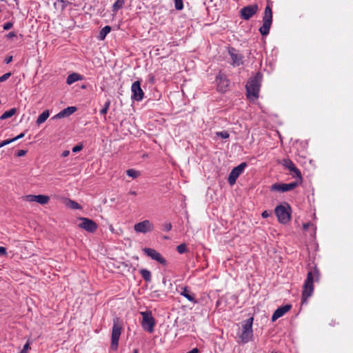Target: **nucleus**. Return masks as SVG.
<instances>
[{
  "instance_id": "dca6fc26",
  "label": "nucleus",
  "mask_w": 353,
  "mask_h": 353,
  "mask_svg": "<svg viewBox=\"0 0 353 353\" xmlns=\"http://www.w3.org/2000/svg\"><path fill=\"white\" fill-rule=\"evenodd\" d=\"M292 305L286 304L277 308L272 316V321L274 322L279 318L283 316L285 313L290 310Z\"/></svg>"
},
{
  "instance_id": "4468645a",
  "label": "nucleus",
  "mask_w": 353,
  "mask_h": 353,
  "mask_svg": "<svg viewBox=\"0 0 353 353\" xmlns=\"http://www.w3.org/2000/svg\"><path fill=\"white\" fill-rule=\"evenodd\" d=\"M131 91L132 92V99L137 101L143 99L144 92L141 88V83L139 81H136L132 83Z\"/></svg>"
},
{
  "instance_id": "473e14b6",
  "label": "nucleus",
  "mask_w": 353,
  "mask_h": 353,
  "mask_svg": "<svg viewBox=\"0 0 353 353\" xmlns=\"http://www.w3.org/2000/svg\"><path fill=\"white\" fill-rule=\"evenodd\" d=\"M174 7L178 10H182L183 8V0H174Z\"/></svg>"
},
{
  "instance_id": "c756f323",
  "label": "nucleus",
  "mask_w": 353,
  "mask_h": 353,
  "mask_svg": "<svg viewBox=\"0 0 353 353\" xmlns=\"http://www.w3.org/2000/svg\"><path fill=\"white\" fill-rule=\"evenodd\" d=\"M126 173L128 176L132 177V178H137L139 175V172L133 169H129L126 171Z\"/></svg>"
},
{
  "instance_id": "20e7f679",
  "label": "nucleus",
  "mask_w": 353,
  "mask_h": 353,
  "mask_svg": "<svg viewBox=\"0 0 353 353\" xmlns=\"http://www.w3.org/2000/svg\"><path fill=\"white\" fill-rule=\"evenodd\" d=\"M272 22V12L271 8L268 6L265 8L264 16L263 18V26L259 28V32L262 36H266L269 34Z\"/></svg>"
},
{
  "instance_id": "9b49d317",
  "label": "nucleus",
  "mask_w": 353,
  "mask_h": 353,
  "mask_svg": "<svg viewBox=\"0 0 353 353\" xmlns=\"http://www.w3.org/2000/svg\"><path fill=\"white\" fill-rule=\"evenodd\" d=\"M246 166V163L243 162L232 170L228 176L230 185H233L236 183L237 178L241 174Z\"/></svg>"
},
{
  "instance_id": "7c9ffc66",
  "label": "nucleus",
  "mask_w": 353,
  "mask_h": 353,
  "mask_svg": "<svg viewBox=\"0 0 353 353\" xmlns=\"http://www.w3.org/2000/svg\"><path fill=\"white\" fill-rule=\"evenodd\" d=\"M110 105V101L108 100L104 104V107L101 110L100 113L103 115H105Z\"/></svg>"
},
{
  "instance_id": "393cba45",
  "label": "nucleus",
  "mask_w": 353,
  "mask_h": 353,
  "mask_svg": "<svg viewBox=\"0 0 353 353\" xmlns=\"http://www.w3.org/2000/svg\"><path fill=\"white\" fill-rule=\"evenodd\" d=\"M125 4V0H117L112 7L113 12L117 13Z\"/></svg>"
},
{
  "instance_id": "72a5a7b5",
  "label": "nucleus",
  "mask_w": 353,
  "mask_h": 353,
  "mask_svg": "<svg viewBox=\"0 0 353 353\" xmlns=\"http://www.w3.org/2000/svg\"><path fill=\"white\" fill-rule=\"evenodd\" d=\"M216 135L222 139H228L230 136L229 133L226 131L217 132Z\"/></svg>"
},
{
  "instance_id": "e433bc0d",
  "label": "nucleus",
  "mask_w": 353,
  "mask_h": 353,
  "mask_svg": "<svg viewBox=\"0 0 353 353\" xmlns=\"http://www.w3.org/2000/svg\"><path fill=\"white\" fill-rule=\"evenodd\" d=\"M59 2L61 3V10H63L66 8L68 2L64 0H57V1L54 3V6H56L57 4Z\"/></svg>"
},
{
  "instance_id": "412c9836",
  "label": "nucleus",
  "mask_w": 353,
  "mask_h": 353,
  "mask_svg": "<svg viewBox=\"0 0 353 353\" xmlns=\"http://www.w3.org/2000/svg\"><path fill=\"white\" fill-rule=\"evenodd\" d=\"M229 53L234 64L239 65L241 63L242 56L237 53L234 48L231 49Z\"/></svg>"
},
{
  "instance_id": "de8ad7c7",
  "label": "nucleus",
  "mask_w": 353,
  "mask_h": 353,
  "mask_svg": "<svg viewBox=\"0 0 353 353\" xmlns=\"http://www.w3.org/2000/svg\"><path fill=\"white\" fill-rule=\"evenodd\" d=\"M6 249L4 247H0V255H6Z\"/></svg>"
},
{
  "instance_id": "a18cd8bd",
  "label": "nucleus",
  "mask_w": 353,
  "mask_h": 353,
  "mask_svg": "<svg viewBox=\"0 0 353 353\" xmlns=\"http://www.w3.org/2000/svg\"><path fill=\"white\" fill-rule=\"evenodd\" d=\"M24 133H21L20 134H19L18 136H17L16 137L13 138V139H11L12 140H13V142L19 139H21L24 137Z\"/></svg>"
},
{
  "instance_id": "a878e982",
  "label": "nucleus",
  "mask_w": 353,
  "mask_h": 353,
  "mask_svg": "<svg viewBox=\"0 0 353 353\" xmlns=\"http://www.w3.org/2000/svg\"><path fill=\"white\" fill-rule=\"evenodd\" d=\"M17 112V109L16 108H11L8 111H6L1 117H0V119L1 120H4V119H8L11 117H12L13 115L15 114V113Z\"/></svg>"
},
{
  "instance_id": "2f4dec72",
  "label": "nucleus",
  "mask_w": 353,
  "mask_h": 353,
  "mask_svg": "<svg viewBox=\"0 0 353 353\" xmlns=\"http://www.w3.org/2000/svg\"><path fill=\"white\" fill-rule=\"evenodd\" d=\"M186 245L187 244H179L176 247L177 252L180 254H183V253L186 252L188 251Z\"/></svg>"
},
{
  "instance_id": "ddd939ff",
  "label": "nucleus",
  "mask_w": 353,
  "mask_h": 353,
  "mask_svg": "<svg viewBox=\"0 0 353 353\" xmlns=\"http://www.w3.org/2000/svg\"><path fill=\"white\" fill-rule=\"evenodd\" d=\"M258 10L259 7L256 4L245 6L240 11L241 17L245 20H249L252 17L256 14Z\"/></svg>"
},
{
  "instance_id": "4be33fe9",
  "label": "nucleus",
  "mask_w": 353,
  "mask_h": 353,
  "mask_svg": "<svg viewBox=\"0 0 353 353\" xmlns=\"http://www.w3.org/2000/svg\"><path fill=\"white\" fill-rule=\"evenodd\" d=\"M81 75L77 74V73H72L71 74H70L68 77H67V79H66V83L68 84V85H71L73 83L79 81V80H81Z\"/></svg>"
},
{
  "instance_id": "37998d69",
  "label": "nucleus",
  "mask_w": 353,
  "mask_h": 353,
  "mask_svg": "<svg viewBox=\"0 0 353 353\" xmlns=\"http://www.w3.org/2000/svg\"><path fill=\"white\" fill-rule=\"evenodd\" d=\"M271 214L270 211L265 210L262 212L261 216L263 218H268L271 215Z\"/></svg>"
},
{
  "instance_id": "bb28decb",
  "label": "nucleus",
  "mask_w": 353,
  "mask_h": 353,
  "mask_svg": "<svg viewBox=\"0 0 353 353\" xmlns=\"http://www.w3.org/2000/svg\"><path fill=\"white\" fill-rule=\"evenodd\" d=\"M110 30L111 28L109 26H106L104 28H103L99 32V39L100 40H103L105 38L106 35L110 32Z\"/></svg>"
},
{
  "instance_id": "f03ea898",
  "label": "nucleus",
  "mask_w": 353,
  "mask_h": 353,
  "mask_svg": "<svg viewBox=\"0 0 353 353\" xmlns=\"http://www.w3.org/2000/svg\"><path fill=\"white\" fill-rule=\"evenodd\" d=\"M262 78V74L257 72L254 77H251L248 81L246 84L247 97L250 99L254 100L259 97Z\"/></svg>"
},
{
  "instance_id": "f8f14e48",
  "label": "nucleus",
  "mask_w": 353,
  "mask_h": 353,
  "mask_svg": "<svg viewBox=\"0 0 353 353\" xmlns=\"http://www.w3.org/2000/svg\"><path fill=\"white\" fill-rule=\"evenodd\" d=\"M144 254L150 257L152 259L157 261L163 265H167V261L162 256V255L154 249L145 248L143 249Z\"/></svg>"
},
{
  "instance_id": "09e8293b",
  "label": "nucleus",
  "mask_w": 353,
  "mask_h": 353,
  "mask_svg": "<svg viewBox=\"0 0 353 353\" xmlns=\"http://www.w3.org/2000/svg\"><path fill=\"white\" fill-rule=\"evenodd\" d=\"M69 154H70V151H69V150H64V151L62 152L61 156H62L63 157H68V156L69 155Z\"/></svg>"
},
{
  "instance_id": "aec40b11",
  "label": "nucleus",
  "mask_w": 353,
  "mask_h": 353,
  "mask_svg": "<svg viewBox=\"0 0 353 353\" xmlns=\"http://www.w3.org/2000/svg\"><path fill=\"white\" fill-rule=\"evenodd\" d=\"M181 295L185 297L188 301L196 303L197 301L195 299V295L192 292H191L186 287L183 288L182 291L181 292Z\"/></svg>"
},
{
  "instance_id": "864d4df0",
  "label": "nucleus",
  "mask_w": 353,
  "mask_h": 353,
  "mask_svg": "<svg viewBox=\"0 0 353 353\" xmlns=\"http://www.w3.org/2000/svg\"><path fill=\"white\" fill-rule=\"evenodd\" d=\"M163 239H165V240H168V239H169V237H168V236H164L163 237Z\"/></svg>"
},
{
  "instance_id": "4c0bfd02",
  "label": "nucleus",
  "mask_w": 353,
  "mask_h": 353,
  "mask_svg": "<svg viewBox=\"0 0 353 353\" xmlns=\"http://www.w3.org/2000/svg\"><path fill=\"white\" fill-rule=\"evenodd\" d=\"M11 76L10 72H8L0 77V82H3L7 80Z\"/></svg>"
},
{
  "instance_id": "2eb2a0df",
  "label": "nucleus",
  "mask_w": 353,
  "mask_h": 353,
  "mask_svg": "<svg viewBox=\"0 0 353 353\" xmlns=\"http://www.w3.org/2000/svg\"><path fill=\"white\" fill-rule=\"evenodd\" d=\"M78 225L79 228L90 232L95 231L97 228L96 223L88 218H80Z\"/></svg>"
},
{
  "instance_id": "1a4fd4ad",
  "label": "nucleus",
  "mask_w": 353,
  "mask_h": 353,
  "mask_svg": "<svg viewBox=\"0 0 353 353\" xmlns=\"http://www.w3.org/2000/svg\"><path fill=\"white\" fill-rule=\"evenodd\" d=\"M282 165L288 168L294 178H296V181L302 182V175L300 170L295 166L294 163L288 159L282 161Z\"/></svg>"
},
{
  "instance_id": "79ce46f5",
  "label": "nucleus",
  "mask_w": 353,
  "mask_h": 353,
  "mask_svg": "<svg viewBox=\"0 0 353 353\" xmlns=\"http://www.w3.org/2000/svg\"><path fill=\"white\" fill-rule=\"evenodd\" d=\"M13 26V23H11V22H7L4 25H3V29L5 30H8L10 29H11Z\"/></svg>"
},
{
  "instance_id": "f3484780",
  "label": "nucleus",
  "mask_w": 353,
  "mask_h": 353,
  "mask_svg": "<svg viewBox=\"0 0 353 353\" xmlns=\"http://www.w3.org/2000/svg\"><path fill=\"white\" fill-rule=\"evenodd\" d=\"M316 230L315 225L312 223H305L303 225V231L306 236H309L311 238V240L315 237Z\"/></svg>"
},
{
  "instance_id": "6e6552de",
  "label": "nucleus",
  "mask_w": 353,
  "mask_h": 353,
  "mask_svg": "<svg viewBox=\"0 0 353 353\" xmlns=\"http://www.w3.org/2000/svg\"><path fill=\"white\" fill-rule=\"evenodd\" d=\"M154 229V223L148 219L139 222L134 225V230L137 233L145 234L152 232Z\"/></svg>"
},
{
  "instance_id": "a211bd4d",
  "label": "nucleus",
  "mask_w": 353,
  "mask_h": 353,
  "mask_svg": "<svg viewBox=\"0 0 353 353\" xmlns=\"http://www.w3.org/2000/svg\"><path fill=\"white\" fill-rule=\"evenodd\" d=\"M77 111V108L74 106H70L68 107L63 110H61L60 112L54 115L52 119H59L61 118H65L70 116L73 113H74Z\"/></svg>"
},
{
  "instance_id": "c03bdc74",
  "label": "nucleus",
  "mask_w": 353,
  "mask_h": 353,
  "mask_svg": "<svg viewBox=\"0 0 353 353\" xmlns=\"http://www.w3.org/2000/svg\"><path fill=\"white\" fill-rule=\"evenodd\" d=\"M26 153H27L26 150H21L17 152V157H23L26 155Z\"/></svg>"
},
{
  "instance_id": "3c124183",
  "label": "nucleus",
  "mask_w": 353,
  "mask_h": 353,
  "mask_svg": "<svg viewBox=\"0 0 353 353\" xmlns=\"http://www.w3.org/2000/svg\"><path fill=\"white\" fill-rule=\"evenodd\" d=\"M187 353H199V350L197 348H194Z\"/></svg>"
},
{
  "instance_id": "c85d7f7f",
  "label": "nucleus",
  "mask_w": 353,
  "mask_h": 353,
  "mask_svg": "<svg viewBox=\"0 0 353 353\" xmlns=\"http://www.w3.org/2000/svg\"><path fill=\"white\" fill-rule=\"evenodd\" d=\"M140 274L143 279L147 282H150L151 281V272L146 269H141L140 270Z\"/></svg>"
},
{
  "instance_id": "49530a36",
  "label": "nucleus",
  "mask_w": 353,
  "mask_h": 353,
  "mask_svg": "<svg viewBox=\"0 0 353 353\" xmlns=\"http://www.w3.org/2000/svg\"><path fill=\"white\" fill-rule=\"evenodd\" d=\"M12 61V56H8L4 60L5 63L7 64L10 63Z\"/></svg>"
},
{
  "instance_id": "0eeeda50",
  "label": "nucleus",
  "mask_w": 353,
  "mask_h": 353,
  "mask_svg": "<svg viewBox=\"0 0 353 353\" xmlns=\"http://www.w3.org/2000/svg\"><path fill=\"white\" fill-rule=\"evenodd\" d=\"M141 314L143 316L141 322L143 329L149 333H152L154 332L155 319L152 316L151 312H142Z\"/></svg>"
},
{
  "instance_id": "6e6d98bb",
  "label": "nucleus",
  "mask_w": 353,
  "mask_h": 353,
  "mask_svg": "<svg viewBox=\"0 0 353 353\" xmlns=\"http://www.w3.org/2000/svg\"><path fill=\"white\" fill-rule=\"evenodd\" d=\"M271 353H278V352H272Z\"/></svg>"
},
{
  "instance_id": "8fccbe9b",
  "label": "nucleus",
  "mask_w": 353,
  "mask_h": 353,
  "mask_svg": "<svg viewBox=\"0 0 353 353\" xmlns=\"http://www.w3.org/2000/svg\"><path fill=\"white\" fill-rule=\"evenodd\" d=\"M7 37H8V38H12V37H16V34H15V32H10V33H8V34L7 35Z\"/></svg>"
},
{
  "instance_id": "a19ab883",
  "label": "nucleus",
  "mask_w": 353,
  "mask_h": 353,
  "mask_svg": "<svg viewBox=\"0 0 353 353\" xmlns=\"http://www.w3.org/2000/svg\"><path fill=\"white\" fill-rule=\"evenodd\" d=\"M172 229V224L170 223H166L163 225V230L164 231H170Z\"/></svg>"
},
{
  "instance_id": "39448f33",
  "label": "nucleus",
  "mask_w": 353,
  "mask_h": 353,
  "mask_svg": "<svg viewBox=\"0 0 353 353\" xmlns=\"http://www.w3.org/2000/svg\"><path fill=\"white\" fill-rule=\"evenodd\" d=\"M290 208L288 205H278L275 208V214L277 216L278 221L283 224L287 223L290 220Z\"/></svg>"
},
{
  "instance_id": "9d476101",
  "label": "nucleus",
  "mask_w": 353,
  "mask_h": 353,
  "mask_svg": "<svg viewBox=\"0 0 353 353\" xmlns=\"http://www.w3.org/2000/svg\"><path fill=\"white\" fill-rule=\"evenodd\" d=\"M300 183L296 181L290 183H274L270 187V190L280 192H288L296 188Z\"/></svg>"
},
{
  "instance_id": "b1692460",
  "label": "nucleus",
  "mask_w": 353,
  "mask_h": 353,
  "mask_svg": "<svg viewBox=\"0 0 353 353\" xmlns=\"http://www.w3.org/2000/svg\"><path fill=\"white\" fill-rule=\"evenodd\" d=\"M49 201L50 197L47 195L39 194L36 196V202L39 204H47L49 202Z\"/></svg>"
},
{
  "instance_id": "6ab92c4d",
  "label": "nucleus",
  "mask_w": 353,
  "mask_h": 353,
  "mask_svg": "<svg viewBox=\"0 0 353 353\" xmlns=\"http://www.w3.org/2000/svg\"><path fill=\"white\" fill-rule=\"evenodd\" d=\"M217 84L218 90L221 92H224L229 85V82L225 77L220 76L219 78H217Z\"/></svg>"
},
{
  "instance_id": "423d86ee",
  "label": "nucleus",
  "mask_w": 353,
  "mask_h": 353,
  "mask_svg": "<svg viewBox=\"0 0 353 353\" xmlns=\"http://www.w3.org/2000/svg\"><path fill=\"white\" fill-rule=\"evenodd\" d=\"M252 323H253V318L251 317L248 319L245 323L243 325V331L240 336L241 341L243 343H246L250 341L253 336V331H252Z\"/></svg>"
},
{
  "instance_id": "c9c22d12",
  "label": "nucleus",
  "mask_w": 353,
  "mask_h": 353,
  "mask_svg": "<svg viewBox=\"0 0 353 353\" xmlns=\"http://www.w3.org/2000/svg\"><path fill=\"white\" fill-rule=\"evenodd\" d=\"M30 349V342L28 341L26 343L23 345V349L19 353H28V350Z\"/></svg>"
},
{
  "instance_id": "f704fd0d",
  "label": "nucleus",
  "mask_w": 353,
  "mask_h": 353,
  "mask_svg": "<svg viewBox=\"0 0 353 353\" xmlns=\"http://www.w3.org/2000/svg\"><path fill=\"white\" fill-rule=\"evenodd\" d=\"M36 196L37 195H33V194L26 195L24 197V199L28 202H36Z\"/></svg>"
},
{
  "instance_id": "f257e3e1",
  "label": "nucleus",
  "mask_w": 353,
  "mask_h": 353,
  "mask_svg": "<svg viewBox=\"0 0 353 353\" xmlns=\"http://www.w3.org/2000/svg\"><path fill=\"white\" fill-rule=\"evenodd\" d=\"M320 277L319 270L315 267L313 270L308 272L307 279L305 281L302 292V303H306L314 291V281H318Z\"/></svg>"
},
{
  "instance_id": "58836bf2",
  "label": "nucleus",
  "mask_w": 353,
  "mask_h": 353,
  "mask_svg": "<svg viewBox=\"0 0 353 353\" xmlns=\"http://www.w3.org/2000/svg\"><path fill=\"white\" fill-rule=\"evenodd\" d=\"M13 142V140L6 139L0 143V148Z\"/></svg>"
},
{
  "instance_id": "ea45409f",
  "label": "nucleus",
  "mask_w": 353,
  "mask_h": 353,
  "mask_svg": "<svg viewBox=\"0 0 353 353\" xmlns=\"http://www.w3.org/2000/svg\"><path fill=\"white\" fill-rule=\"evenodd\" d=\"M83 149V145L81 144H79L73 147L72 152H78L81 151Z\"/></svg>"
},
{
  "instance_id": "cd10ccee",
  "label": "nucleus",
  "mask_w": 353,
  "mask_h": 353,
  "mask_svg": "<svg viewBox=\"0 0 353 353\" xmlns=\"http://www.w3.org/2000/svg\"><path fill=\"white\" fill-rule=\"evenodd\" d=\"M65 205L67 207L72 209H81V206L77 202L71 199H67L65 201Z\"/></svg>"
},
{
  "instance_id": "5fc2aeb1",
  "label": "nucleus",
  "mask_w": 353,
  "mask_h": 353,
  "mask_svg": "<svg viewBox=\"0 0 353 353\" xmlns=\"http://www.w3.org/2000/svg\"><path fill=\"white\" fill-rule=\"evenodd\" d=\"M133 353H139L138 350H137V349H134V350H133Z\"/></svg>"
},
{
  "instance_id": "7ed1b4c3",
  "label": "nucleus",
  "mask_w": 353,
  "mask_h": 353,
  "mask_svg": "<svg viewBox=\"0 0 353 353\" xmlns=\"http://www.w3.org/2000/svg\"><path fill=\"white\" fill-rule=\"evenodd\" d=\"M122 325L119 318L113 319V327L111 336V347L114 350H117L119 346V340L121 334Z\"/></svg>"
},
{
  "instance_id": "5701e85b",
  "label": "nucleus",
  "mask_w": 353,
  "mask_h": 353,
  "mask_svg": "<svg viewBox=\"0 0 353 353\" xmlns=\"http://www.w3.org/2000/svg\"><path fill=\"white\" fill-rule=\"evenodd\" d=\"M50 113L48 110H45L37 118V124L41 125V123H44L47 119L49 117Z\"/></svg>"
},
{
  "instance_id": "603ef678",
  "label": "nucleus",
  "mask_w": 353,
  "mask_h": 353,
  "mask_svg": "<svg viewBox=\"0 0 353 353\" xmlns=\"http://www.w3.org/2000/svg\"><path fill=\"white\" fill-rule=\"evenodd\" d=\"M130 194L134 196H136L137 194L135 191H130Z\"/></svg>"
}]
</instances>
